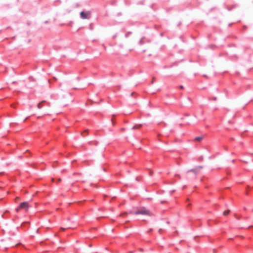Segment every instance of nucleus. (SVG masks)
I'll return each instance as SVG.
<instances>
[{"label": "nucleus", "instance_id": "nucleus-4", "mask_svg": "<svg viewBox=\"0 0 253 253\" xmlns=\"http://www.w3.org/2000/svg\"><path fill=\"white\" fill-rule=\"evenodd\" d=\"M44 102H45V101H42L41 102H40L37 105L38 109H41L42 107V106H43V104Z\"/></svg>", "mask_w": 253, "mask_h": 253}, {"label": "nucleus", "instance_id": "nucleus-7", "mask_svg": "<svg viewBox=\"0 0 253 253\" xmlns=\"http://www.w3.org/2000/svg\"><path fill=\"white\" fill-rule=\"evenodd\" d=\"M141 126H142V125H135L134 126H133L132 129H138Z\"/></svg>", "mask_w": 253, "mask_h": 253}, {"label": "nucleus", "instance_id": "nucleus-2", "mask_svg": "<svg viewBox=\"0 0 253 253\" xmlns=\"http://www.w3.org/2000/svg\"><path fill=\"white\" fill-rule=\"evenodd\" d=\"M29 205L28 202H25L21 203L19 206L16 209L15 211L17 212H19V210L21 209H24L26 211H28L29 208Z\"/></svg>", "mask_w": 253, "mask_h": 253}, {"label": "nucleus", "instance_id": "nucleus-1", "mask_svg": "<svg viewBox=\"0 0 253 253\" xmlns=\"http://www.w3.org/2000/svg\"><path fill=\"white\" fill-rule=\"evenodd\" d=\"M130 213H133L135 214H142V215H147L149 216H153L154 214L152 213L149 210L146 209L145 208H141L139 209H138L134 212H132L130 211Z\"/></svg>", "mask_w": 253, "mask_h": 253}, {"label": "nucleus", "instance_id": "nucleus-9", "mask_svg": "<svg viewBox=\"0 0 253 253\" xmlns=\"http://www.w3.org/2000/svg\"><path fill=\"white\" fill-rule=\"evenodd\" d=\"M143 38H142V39L140 40V41H139V44H143L144 43V42H143Z\"/></svg>", "mask_w": 253, "mask_h": 253}, {"label": "nucleus", "instance_id": "nucleus-6", "mask_svg": "<svg viewBox=\"0 0 253 253\" xmlns=\"http://www.w3.org/2000/svg\"><path fill=\"white\" fill-rule=\"evenodd\" d=\"M230 211L229 210H228L224 211L223 212V214L225 216H226V215H228L230 213Z\"/></svg>", "mask_w": 253, "mask_h": 253}, {"label": "nucleus", "instance_id": "nucleus-5", "mask_svg": "<svg viewBox=\"0 0 253 253\" xmlns=\"http://www.w3.org/2000/svg\"><path fill=\"white\" fill-rule=\"evenodd\" d=\"M203 139V136H198L195 138V140L197 141H201Z\"/></svg>", "mask_w": 253, "mask_h": 253}, {"label": "nucleus", "instance_id": "nucleus-3", "mask_svg": "<svg viewBox=\"0 0 253 253\" xmlns=\"http://www.w3.org/2000/svg\"><path fill=\"white\" fill-rule=\"evenodd\" d=\"M91 12L89 11H82L80 13L81 18L83 19H89L90 17Z\"/></svg>", "mask_w": 253, "mask_h": 253}, {"label": "nucleus", "instance_id": "nucleus-13", "mask_svg": "<svg viewBox=\"0 0 253 253\" xmlns=\"http://www.w3.org/2000/svg\"><path fill=\"white\" fill-rule=\"evenodd\" d=\"M87 130H85V133H87Z\"/></svg>", "mask_w": 253, "mask_h": 253}, {"label": "nucleus", "instance_id": "nucleus-8", "mask_svg": "<svg viewBox=\"0 0 253 253\" xmlns=\"http://www.w3.org/2000/svg\"><path fill=\"white\" fill-rule=\"evenodd\" d=\"M127 214H128V213H127V212H124V213H121V214H120V216H125V215H127Z\"/></svg>", "mask_w": 253, "mask_h": 253}, {"label": "nucleus", "instance_id": "nucleus-11", "mask_svg": "<svg viewBox=\"0 0 253 253\" xmlns=\"http://www.w3.org/2000/svg\"><path fill=\"white\" fill-rule=\"evenodd\" d=\"M16 199H17V200L19 199V197H16Z\"/></svg>", "mask_w": 253, "mask_h": 253}, {"label": "nucleus", "instance_id": "nucleus-12", "mask_svg": "<svg viewBox=\"0 0 253 253\" xmlns=\"http://www.w3.org/2000/svg\"><path fill=\"white\" fill-rule=\"evenodd\" d=\"M87 130H85V133H87Z\"/></svg>", "mask_w": 253, "mask_h": 253}, {"label": "nucleus", "instance_id": "nucleus-10", "mask_svg": "<svg viewBox=\"0 0 253 253\" xmlns=\"http://www.w3.org/2000/svg\"><path fill=\"white\" fill-rule=\"evenodd\" d=\"M61 230H62V231H64V230H65V228H61Z\"/></svg>", "mask_w": 253, "mask_h": 253}]
</instances>
